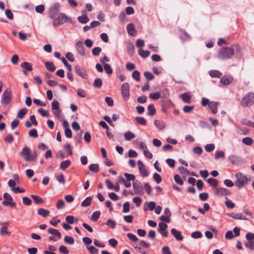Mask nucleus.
I'll use <instances>...</instances> for the list:
<instances>
[{"label":"nucleus","mask_w":254,"mask_h":254,"mask_svg":"<svg viewBox=\"0 0 254 254\" xmlns=\"http://www.w3.org/2000/svg\"><path fill=\"white\" fill-rule=\"evenodd\" d=\"M21 66L24 68V70L27 71H31L32 69V64L30 63L26 62L22 63L21 64Z\"/></svg>","instance_id":"nucleus-32"},{"label":"nucleus","mask_w":254,"mask_h":254,"mask_svg":"<svg viewBox=\"0 0 254 254\" xmlns=\"http://www.w3.org/2000/svg\"><path fill=\"white\" fill-rule=\"evenodd\" d=\"M20 155L23 156L27 161H33L37 156L35 151L30 153V149L27 147H24L20 152Z\"/></svg>","instance_id":"nucleus-2"},{"label":"nucleus","mask_w":254,"mask_h":254,"mask_svg":"<svg viewBox=\"0 0 254 254\" xmlns=\"http://www.w3.org/2000/svg\"><path fill=\"white\" fill-rule=\"evenodd\" d=\"M214 194L218 196H227L231 194V192L224 188H217L214 190Z\"/></svg>","instance_id":"nucleus-11"},{"label":"nucleus","mask_w":254,"mask_h":254,"mask_svg":"<svg viewBox=\"0 0 254 254\" xmlns=\"http://www.w3.org/2000/svg\"><path fill=\"white\" fill-rule=\"evenodd\" d=\"M181 98L184 102L188 104L190 103L191 95L190 92H186L181 95Z\"/></svg>","instance_id":"nucleus-21"},{"label":"nucleus","mask_w":254,"mask_h":254,"mask_svg":"<svg viewBox=\"0 0 254 254\" xmlns=\"http://www.w3.org/2000/svg\"><path fill=\"white\" fill-rule=\"evenodd\" d=\"M31 197L36 204H41L44 202L43 198L39 196L32 194Z\"/></svg>","instance_id":"nucleus-31"},{"label":"nucleus","mask_w":254,"mask_h":254,"mask_svg":"<svg viewBox=\"0 0 254 254\" xmlns=\"http://www.w3.org/2000/svg\"><path fill=\"white\" fill-rule=\"evenodd\" d=\"M218 102L211 101L208 105L209 108L211 109L212 112L214 114H216L217 112Z\"/></svg>","instance_id":"nucleus-23"},{"label":"nucleus","mask_w":254,"mask_h":254,"mask_svg":"<svg viewBox=\"0 0 254 254\" xmlns=\"http://www.w3.org/2000/svg\"><path fill=\"white\" fill-rule=\"evenodd\" d=\"M137 164L138 169L139 170L140 173L141 174L142 176L143 177H146L148 176V172L144 168L143 163L140 160H138L137 161Z\"/></svg>","instance_id":"nucleus-15"},{"label":"nucleus","mask_w":254,"mask_h":254,"mask_svg":"<svg viewBox=\"0 0 254 254\" xmlns=\"http://www.w3.org/2000/svg\"><path fill=\"white\" fill-rule=\"evenodd\" d=\"M243 107H251L254 104V93L250 92L243 98L241 102Z\"/></svg>","instance_id":"nucleus-4"},{"label":"nucleus","mask_w":254,"mask_h":254,"mask_svg":"<svg viewBox=\"0 0 254 254\" xmlns=\"http://www.w3.org/2000/svg\"><path fill=\"white\" fill-rule=\"evenodd\" d=\"M225 157V153L223 151H218L215 153V159L217 160L220 158H224Z\"/></svg>","instance_id":"nucleus-50"},{"label":"nucleus","mask_w":254,"mask_h":254,"mask_svg":"<svg viewBox=\"0 0 254 254\" xmlns=\"http://www.w3.org/2000/svg\"><path fill=\"white\" fill-rule=\"evenodd\" d=\"M71 164L69 160L64 161L61 163L60 168L63 170L66 169Z\"/></svg>","instance_id":"nucleus-36"},{"label":"nucleus","mask_w":254,"mask_h":254,"mask_svg":"<svg viewBox=\"0 0 254 254\" xmlns=\"http://www.w3.org/2000/svg\"><path fill=\"white\" fill-rule=\"evenodd\" d=\"M48 249L49 251H45V254H56L54 252L56 251V248L52 245L49 246Z\"/></svg>","instance_id":"nucleus-45"},{"label":"nucleus","mask_w":254,"mask_h":254,"mask_svg":"<svg viewBox=\"0 0 254 254\" xmlns=\"http://www.w3.org/2000/svg\"><path fill=\"white\" fill-rule=\"evenodd\" d=\"M233 81V77L229 75H224L221 78L220 82L224 85H228Z\"/></svg>","instance_id":"nucleus-17"},{"label":"nucleus","mask_w":254,"mask_h":254,"mask_svg":"<svg viewBox=\"0 0 254 254\" xmlns=\"http://www.w3.org/2000/svg\"><path fill=\"white\" fill-rule=\"evenodd\" d=\"M77 19L80 23L82 24H85L89 20V18L86 15L78 16Z\"/></svg>","instance_id":"nucleus-35"},{"label":"nucleus","mask_w":254,"mask_h":254,"mask_svg":"<svg viewBox=\"0 0 254 254\" xmlns=\"http://www.w3.org/2000/svg\"><path fill=\"white\" fill-rule=\"evenodd\" d=\"M103 65H104V69L107 74H111L113 73V69L109 64H106Z\"/></svg>","instance_id":"nucleus-52"},{"label":"nucleus","mask_w":254,"mask_h":254,"mask_svg":"<svg viewBox=\"0 0 254 254\" xmlns=\"http://www.w3.org/2000/svg\"><path fill=\"white\" fill-rule=\"evenodd\" d=\"M23 203L26 206H29L32 204L31 200L28 197L24 196L22 198Z\"/></svg>","instance_id":"nucleus-63"},{"label":"nucleus","mask_w":254,"mask_h":254,"mask_svg":"<svg viewBox=\"0 0 254 254\" xmlns=\"http://www.w3.org/2000/svg\"><path fill=\"white\" fill-rule=\"evenodd\" d=\"M147 204V202H146L145 203V206L144 210V211H147L149 209L151 211L153 210L156 207V203L154 201H150L148 203L147 206H146L145 205Z\"/></svg>","instance_id":"nucleus-24"},{"label":"nucleus","mask_w":254,"mask_h":254,"mask_svg":"<svg viewBox=\"0 0 254 254\" xmlns=\"http://www.w3.org/2000/svg\"><path fill=\"white\" fill-rule=\"evenodd\" d=\"M27 109L24 108L20 110L17 114V117L19 119H23L24 115L27 113Z\"/></svg>","instance_id":"nucleus-42"},{"label":"nucleus","mask_w":254,"mask_h":254,"mask_svg":"<svg viewBox=\"0 0 254 254\" xmlns=\"http://www.w3.org/2000/svg\"><path fill=\"white\" fill-rule=\"evenodd\" d=\"M127 29L129 35L132 36L136 35V31L133 23L128 24L127 26Z\"/></svg>","instance_id":"nucleus-18"},{"label":"nucleus","mask_w":254,"mask_h":254,"mask_svg":"<svg viewBox=\"0 0 254 254\" xmlns=\"http://www.w3.org/2000/svg\"><path fill=\"white\" fill-rule=\"evenodd\" d=\"M48 232L49 233L55 235L59 239H60L62 237V234L61 232L57 229L51 228L48 229Z\"/></svg>","instance_id":"nucleus-29"},{"label":"nucleus","mask_w":254,"mask_h":254,"mask_svg":"<svg viewBox=\"0 0 254 254\" xmlns=\"http://www.w3.org/2000/svg\"><path fill=\"white\" fill-rule=\"evenodd\" d=\"M147 110V115L149 116H153L156 113V109L153 104H151L148 106Z\"/></svg>","instance_id":"nucleus-22"},{"label":"nucleus","mask_w":254,"mask_h":254,"mask_svg":"<svg viewBox=\"0 0 254 254\" xmlns=\"http://www.w3.org/2000/svg\"><path fill=\"white\" fill-rule=\"evenodd\" d=\"M149 97L152 100H157L161 97V93L160 92L151 93L149 94Z\"/></svg>","instance_id":"nucleus-46"},{"label":"nucleus","mask_w":254,"mask_h":254,"mask_svg":"<svg viewBox=\"0 0 254 254\" xmlns=\"http://www.w3.org/2000/svg\"><path fill=\"white\" fill-rule=\"evenodd\" d=\"M171 233L177 241H180L183 240L184 237L180 231H178L175 228H172L171 230Z\"/></svg>","instance_id":"nucleus-16"},{"label":"nucleus","mask_w":254,"mask_h":254,"mask_svg":"<svg viewBox=\"0 0 254 254\" xmlns=\"http://www.w3.org/2000/svg\"><path fill=\"white\" fill-rule=\"evenodd\" d=\"M132 187L135 194H142L143 193V186L139 181H134L132 183Z\"/></svg>","instance_id":"nucleus-12"},{"label":"nucleus","mask_w":254,"mask_h":254,"mask_svg":"<svg viewBox=\"0 0 254 254\" xmlns=\"http://www.w3.org/2000/svg\"><path fill=\"white\" fill-rule=\"evenodd\" d=\"M228 160L232 164L236 166H241L245 163V161L242 158L234 155H230L228 157Z\"/></svg>","instance_id":"nucleus-8"},{"label":"nucleus","mask_w":254,"mask_h":254,"mask_svg":"<svg viewBox=\"0 0 254 254\" xmlns=\"http://www.w3.org/2000/svg\"><path fill=\"white\" fill-rule=\"evenodd\" d=\"M204 148L206 152H210L215 149V145L213 143L207 144L205 146Z\"/></svg>","instance_id":"nucleus-49"},{"label":"nucleus","mask_w":254,"mask_h":254,"mask_svg":"<svg viewBox=\"0 0 254 254\" xmlns=\"http://www.w3.org/2000/svg\"><path fill=\"white\" fill-rule=\"evenodd\" d=\"M106 225L112 229H115L116 227V223L115 221L112 220L111 219H109L107 221Z\"/></svg>","instance_id":"nucleus-51"},{"label":"nucleus","mask_w":254,"mask_h":254,"mask_svg":"<svg viewBox=\"0 0 254 254\" xmlns=\"http://www.w3.org/2000/svg\"><path fill=\"white\" fill-rule=\"evenodd\" d=\"M207 181L212 187H216L218 185V181L216 179L210 178L208 179Z\"/></svg>","instance_id":"nucleus-41"},{"label":"nucleus","mask_w":254,"mask_h":254,"mask_svg":"<svg viewBox=\"0 0 254 254\" xmlns=\"http://www.w3.org/2000/svg\"><path fill=\"white\" fill-rule=\"evenodd\" d=\"M60 7V4L58 3L52 6L49 9V17L54 20L56 18V15L59 13Z\"/></svg>","instance_id":"nucleus-7"},{"label":"nucleus","mask_w":254,"mask_h":254,"mask_svg":"<svg viewBox=\"0 0 254 254\" xmlns=\"http://www.w3.org/2000/svg\"><path fill=\"white\" fill-rule=\"evenodd\" d=\"M14 140L13 136L11 134H8L5 137L4 140L6 143H11Z\"/></svg>","instance_id":"nucleus-55"},{"label":"nucleus","mask_w":254,"mask_h":254,"mask_svg":"<svg viewBox=\"0 0 254 254\" xmlns=\"http://www.w3.org/2000/svg\"><path fill=\"white\" fill-rule=\"evenodd\" d=\"M242 142L245 145H251L253 142V140L251 137H247L242 139Z\"/></svg>","instance_id":"nucleus-48"},{"label":"nucleus","mask_w":254,"mask_h":254,"mask_svg":"<svg viewBox=\"0 0 254 254\" xmlns=\"http://www.w3.org/2000/svg\"><path fill=\"white\" fill-rule=\"evenodd\" d=\"M61 60H62V62L63 63V64H64V65L66 67L67 70L69 71H72L71 66L70 64H69L68 63V62L66 60V59L64 57H63L61 58Z\"/></svg>","instance_id":"nucleus-57"},{"label":"nucleus","mask_w":254,"mask_h":254,"mask_svg":"<svg viewBox=\"0 0 254 254\" xmlns=\"http://www.w3.org/2000/svg\"><path fill=\"white\" fill-rule=\"evenodd\" d=\"M101 215V212L100 211H96L94 212L90 218V220L93 222H96L99 218Z\"/></svg>","instance_id":"nucleus-28"},{"label":"nucleus","mask_w":254,"mask_h":254,"mask_svg":"<svg viewBox=\"0 0 254 254\" xmlns=\"http://www.w3.org/2000/svg\"><path fill=\"white\" fill-rule=\"evenodd\" d=\"M158 226H159L158 231L160 233H161L162 232L165 231L166 228H167V225L163 222L159 223L158 224Z\"/></svg>","instance_id":"nucleus-54"},{"label":"nucleus","mask_w":254,"mask_h":254,"mask_svg":"<svg viewBox=\"0 0 254 254\" xmlns=\"http://www.w3.org/2000/svg\"><path fill=\"white\" fill-rule=\"evenodd\" d=\"M77 94L80 97L84 98L86 96V93L84 90L79 88L77 91Z\"/></svg>","instance_id":"nucleus-62"},{"label":"nucleus","mask_w":254,"mask_h":254,"mask_svg":"<svg viewBox=\"0 0 254 254\" xmlns=\"http://www.w3.org/2000/svg\"><path fill=\"white\" fill-rule=\"evenodd\" d=\"M134 47L132 44H129L127 46V51L129 55H132L134 53Z\"/></svg>","instance_id":"nucleus-56"},{"label":"nucleus","mask_w":254,"mask_h":254,"mask_svg":"<svg viewBox=\"0 0 254 254\" xmlns=\"http://www.w3.org/2000/svg\"><path fill=\"white\" fill-rule=\"evenodd\" d=\"M230 217L235 219H239V220H247L246 216H244L241 213H231L228 214Z\"/></svg>","instance_id":"nucleus-20"},{"label":"nucleus","mask_w":254,"mask_h":254,"mask_svg":"<svg viewBox=\"0 0 254 254\" xmlns=\"http://www.w3.org/2000/svg\"><path fill=\"white\" fill-rule=\"evenodd\" d=\"M209 75L212 77L220 78L222 76V73L217 70H211L209 72Z\"/></svg>","instance_id":"nucleus-27"},{"label":"nucleus","mask_w":254,"mask_h":254,"mask_svg":"<svg viewBox=\"0 0 254 254\" xmlns=\"http://www.w3.org/2000/svg\"><path fill=\"white\" fill-rule=\"evenodd\" d=\"M37 213L38 215L42 216L44 217H46L48 216L50 214L49 210L44 208L38 209Z\"/></svg>","instance_id":"nucleus-25"},{"label":"nucleus","mask_w":254,"mask_h":254,"mask_svg":"<svg viewBox=\"0 0 254 254\" xmlns=\"http://www.w3.org/2000/svg\"><path fill=\"white\" fill-rule=\"evenodd\" d=\"M89 170L94 173H97L99 171V166L98 164H92L89 166Z\"/></svg>","instance_id":"nucleus-39"},{"label":"nucleus","mask_w":254,"mask_h":254,"mask_svg":"<svg viewBox=\"0 0 254 254\" xmlns=\"http://www.w3.org/2000/svg\"><path fill=\"white\" fill-rule=\"evenodd\" d=\"M12 100V93L10 89H7L3 92L0 102L4 106L9 104Z\"/></svg>","instance_id":"nucleus-6"},{"label":"nucleus","mask_w":254,"mask_h":254,"mask_svg":"<svg viewBox=\"0 0 254 254\" xmlns=\"http://www.w3.org/2000/svg\"><path fill=\"white\" fill-rule=\"evenodd\" d=\"M135 137V134L129 130L127 131L125 133V138L126 140L127 141L130 140L131 139L134 138Z\"/></svg>","instance_id":"nucleus-34"},{"label":"nucleus","mask_w":254,"mask_h":254,"mask_svg":"<svg viewBox=\"0 0 254 254\" xmlns=\"http://www.w3.org/2000/svg\"><path fill=\"white\" fill-rule=\"evenodd\" d=\"M35 10L37 13H42L45 10V6L43 4H40L35 7Z\"/></svg>","instance_id":"nucleus-64"},{"label":"nucleus","mask_w":254,"mask_h":254,"mask_svg":"<svg viewBox=\"0 0 254 254\" xmlns=\"http://www.w3.org/2000/svg\"><path fill=\"white\" fill-rule=\"evenodd\" d=\"M59 252L62 254H69V251H68L67 248L64 245L61 246L59 248Z\"/></svg>","instance_id":"nucleus-47"},{"label":"nucleus","mask_w":254,"mask_h":254,"mask_svg":"<svg viewBox=\"0 0 254 254\" xmlns=\"http://www.w3.org/2000/svg\"><path fill=\"white\" fill-rule=\"evenodd\" d=\"M154 124L156 127L160 130L163 129L165 127V124L164 122L160 120H155Z\"/></svg>","instance_id":"nucleus-26"},{"label":"nucleus","mask_w":254,"mask_h":254,"mask_svg":"<svg viewBox=\"0 0 254 254\" xmlns=\"http://www.w3.org/2000/svg\"><path fill=\"white\" fill-rule=\"evenodd\" d=\"M132 78L137 81H139L140 79V73L138 70H134L132 73Z\"/></svg>","instance_id":"nucleus-53"},{"label":"nucleus","mask_w":254,"mask_h":254,"mask_svg":"<svg viewBox=\"0 0 254 254\" xmlns=\"http://www.w3.org/2000/svg\"><path fill=\"white\" fill-rule=\"evenodd\" d=\"M144 75L146 79L148 81L152 80L154 78V76L153 75V74L148 71L144 72Z\"/></svg>","instance_id":"nucleus-58"},{"label":"nucleus","mask_w":254,"mask_h":254,"mask_svg":"<svg viewBox=\"0 0 254 254\" xmlns=\"http://www.w3.org/2000/svg\"><path fill=\"white\" fill-rule=\"evenodd\" d=\"M77 53L81 56L85 55V48L83 43L81 41H78L75 45Z\"/></svg>","instance_id":"nucleus-14"},{"label":"nucleus","mask_w":254,"mask_h":254,"mask_svg":"<svg viewBox=\"0 0 254 254\" xmlns=\"http://www.w3.org/2000/svg\"><path fill=\"white\" fill-rule=\"evenodd\" d=\"M101 51L102 49L100 47H96L92 49V53L94 56H97L100 54Z\"/></svg>","instance_id":"nucleus-59"},{"label":"nucleus","mask_w":254,"mask_h":254,"mask_svg":"<svg viewBox=\"0 0 254 254\" xmlns=\"http://www.w3.org/2000/svg\"><path fill=\"white\" fill-rule=\"evenodd\" d=\"M45 66L50 72H53L55 70L56 67L54 64L51 62H47L45 63Z\"/></svg>","instance_id":"nucleus-30"},{"label":"nucleus","mask_w":254,"mask_h":254,"mask_svg":"<svg viewBox=\"0 0 254 254\" xmlns=\"http://www.w3.org/2000/svg\"><path fill=\"white\" fill-rule=\"evenodd\" d=\"M64 242L65 244L72 245L74 244V239L73 237L69 236H66L64 238Z\"/></svg>","instance_id":"nucleus-33"},{"label":"nucleus","mask_w":254,"mask_h":254,"mask_svg":"<svg viewBox=\"0 0 254 254\" xmlns=\"http://www.w3.org/2000/svg\"><path fill=\"white\" fill-rule=\"evenodd\" d=\"M74 71L79 76L81 77L84 79L88 78V74L85 69L81 68L79 65H76L74 67Z\"/></svg>","instance_id":"nucleus-13"},{"label":"nucleus","mask_w":254,"mask_h":254,"mask_svg":"<svg viewBox=\"0 0 254 254\" xmlns=\"http://www.w3.org/2000/svg\"><path fill=\"white\" fill-rule=\"evenodd\" d=\"M102 85V80L100 78H96L95 79L93 86L95 88H100Z\"/></svg>","instance_id":"nucleus-43"},{"label":"nucleus","mask_w":254,"mask_h":254,"mask_svg":"<svg viewBox=\"0 0 254 254\" xmlns=\"http://www.w3.org/2000/svg\"><path fill=\"white\" fill-rule=\"evenodd\" d=\"M70 18L67 17L64 13H60L58 15V18L54 19L53 24L54 26H57L58 25H62L66 22L67 21L70 20Z\"/></svg>","instance_id":"nucleus-5"},{"label":"nucleus","mask_w":254,"mask_h":254,"mask_svg":"<svg viewBox=\"0 0 254 254\" xmlns=\"http://www.w3.org/2000/svg\"><path fill=\"white\" fill-rule=\"evenodd\" d=\"M3 197L5 199V200L3 201L2 202V204L3 206L9 205L12 207H14L16 206L15 202H11L13 200V198L8 193H4Z\"/></svg>","instance_id":"nucleus-9"},{"label":"nucleus","mask_w":254,"mask_h":254,"mask_svg":"<svg viewBox=\"0 0 254 254\" xmlns=\"http://www.w3.org/2000/svg\"><path fill=\"white\" fill-rule=\"evenodd\" d=\"M121 91L123 98L125 100H127L129 97V86L128 83L124 82L121 86Z\"/></svg>","instance_id":"nucleus-10"},{"label":"nucleus","mask_w":254,"mask_h":254,"mask_svg":"<svg viewBox=\"0 0 254 254\" xmlns=\"http://www.w3.org/2000/svg\"><path fill=\"white\" fill-rule=\"evenodd\" d=\"M136 122L139 125L145 126L146 125V119L142 117H136L135 118Z\"/></svg>","instance_id":"nucleus-38"},{"label":"nucleus","mask_w":254,"mask_h":254,"mask_svg":"<svg viewBox=\"0 0 254 254\" xmlns=\"http://www.w3.org/2000/svg\"><path fill=\"white\" fill-rule=\"evenodd\" d=\"M160 93L161 97L163 98H167L170 95V91L168 88H165Z\"/></svg>","instance_id":"nucleus-44"},{"label":"nucleus","mask_w":254,"mask_h":254,"mask_svg":"<svg viewBox=\"0 0 254 254\" xmlns=\"http://www.w3.org/2000/svg\"><path fill=\"white\" fill-rule=\"evenodd\" d=\"M52 108L53 110H56L60 109V104L57 100H54L53 101L52 103Z\"/></svg>","instance_id":"nucleus-60"},{"label":"nucleus","mask_w":254,"mask_h":254,"mask_svg":"<svg viewBox=\"0 0 254 254\" xmlns=\"http://www.w3.org/2000/svg\"><path fill=\"white\" fill-rule=\"evenodd\" d=\"M235 176L237 179L235 182V185L238 189H241L245 184L248 183V177L246 175H243L242 173H236Z\"/></svg>","instance_id":"nucleus-3"},{"label":"nucleus","mask_w":254,"mask_h":254,"mask_svg":"<svg viewBox=\"0 0 254 254\" xmlns=\"http://www.w3.org/2000/svg\"><path fill=\"white\" fill-rule=\"evenodd\" d=\"M180 37L183 41H188L190 39V36L184 30H180Z\"/></svg>","instance_id":"nucleus-19"},{"label":"nucleus","mask_w":254,"mask_h":254,"mask_svg":"<svg viewBox=\"0 0 254 254\" xmlns=\"http://www.w3.org/2000/svg\"><path fill=\"white\" fill-rule=\"evenodd\" d=\"M234 54V49L232 47H226L220 49L218 53L217 57L221 60L231 58Z\"/></svg>","instance_id":"nucleus-1"},{"label":"nucleus","mask_w":254,"mask_h":254,"mask_svg":"<svg viewBox=\"0 0 254 254\" xmlns=\"http://www.w3.org/2000/svg\"><path fill=\"white\" fill-rule=\"evenodd\" d=\"M65 207L64 201L63 199H60L57 201V208L61 209Z\"/></svg>","instance_id":"nucleus-61"},{"label":"nucleus","mask_w":254,"mask_h":254,"mask_svg":"<svg viewBox=\"0 0 254 254\" xmlns=\"http://www.w3.org/2000/svg\"><path fill=\"white\" fill-rule=\"evenodd\" d=\"M138 53L139 54V55L142 58H146L147 57H148L149 55H150V52L148 50H142V49H140L139 52H138Z\"/></svg>","instance_id":"nucleus-40"},{"label":"nucleus","mask_w":254,"mask_h":254,"mask_svg":"<svg viewBox=\"0 0 254 254\" xmlns=\"http://www.w3.org/2000/svg\"><path fill=\"white\" fill-rule=\"evenodd\" d=\"M92 197L91 196H88L82 202L81 206L83 207H88L89 206L91 203Z\"/></svg>","instance_id":"nucleus-37"}]
</instances>
